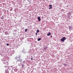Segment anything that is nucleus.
<instances>
[{
  "label": "nucleus",
  "mask_w": 73,
  "mask_h": 73,
  "mask_svg": "<svg viewBox=\"0 0 73 73\" xmlns=\"http://www.w3.org/2000/svg\"><path fill=\"white\" fill-rule=\"evenodd\" d=\"M21 58V56L20 55L17 56L16 57V60L18 61H19V62H22V60L20 58Z\"/></svg>",
  "instance_id": "nucleus-1"
},
{
  "label": "nucleus",
  "mask_w": 73,
  "mask_h": 73,
  "mask_svg": "<svg viewBox=\"0 0 73 73\" xmlns=\"http://www.w3.org/2000/svg\"><path fill=\"white\" fill-rule=\"evenodd\" d=\"M51 33H50V32H49L48 33V34H47V36H51Z\"/></svg>",
  "instance_id": "nucleus-2"
},
{
  "label": "nucleus",
  "mask_w": 73,
  "mask_h": 73,
  "mask_svg": "<svg viewBox=\"0 0 73 73\" xmlns=\"http://www.w3.org/2000/svg\"><path fill=\"white\" fill-rule=\"evenodd\" d=\"M38 21H40V20H41V19H40V17H38Z\"/></svg>",
  "instance_id": "nucleus-3"
},
{
  "label": "nucleus",
  "mask_w": 73,
  "mask_h": 73,
  "mask_svg": "<svg viewBox=\"0 0 73 73\" xmlns=\"http://www.w3.org/2000/svg\"><path fill=\"white\" fill-rule=\"evenodd\" d=\"M62 39H63L64 40H66V38H65V37H63L62 38Z\"/></svg>",
  "instance_id": "nucleus-4"
},
{
  "label": "nucleus",
  "mask_w": 73,
  "mask_h": 73,
  "mask_svg": "<svg viewBox=\"0 0 73 73\" xmlns=\"http://www.w3.org/2000/svg\"><path fill=\"white\" fill-rule=\"evenodd\" d=\"M61 41H62V42H64V40L62 39V38L61 39Z\"/></svg>",
  "instance_id": "nucleus-5"
},
{
  "label": "nucleus",
  "mask_w": 73,
  "mask_h": 73,
  "mask_svg": "<svg viewBox=\"0 0 73 73\" xmlns=\"http://www.w3.org/2000/svg\"><path fill=\"white\" fill-rule=\"evenodd\" d=\"M38 41H40L41 40V38H38Z\"/></svg>",
  "instance_id": "nucleus-6"
},
{
  "label": "nucleus",
  "mask_w": 73,
  "mask_h": 73,
  "mask_svg": "<svg viewBox=\"0 0 73 73\" xmlns=\"http://www.w3.org/2000/svg\"><path fill=\"white\" fill-rule=\"evenodd\" d=\"M64 66H66V65H67V64H64Z\"/></svg>",
  "instance_id": "nucleus-7"
},
{
  "label": "nucleus",
  "mask_w": 73,
  "mask_h": 73,
  "mask_svg": "<svg viewBox=\"0 0 73 73\" xmlns=\"http://www.w3.org/2000/svg\"><path fill=\"white\" fill-rule=\"evenodd\" d=\"M49 7H50L51 8H52V5H49Z\"/></svg>",
  "instance_id": "nucleus-8"
},
{
  "label": "nucleus",
  "mask_w": 73,
  "mask_h": 73,
  "mask_svg": "<svg viewBox=\"0 0 73 73\" xmlns=\"http://www.w3.org/2000/svg\"><path fill=\"white\" fill-rule=\"evenodd\" d=\"M39 30H37V31H36V32H38V33L39 32Z\"/></svg>",
  "instance_id": "nucleus-9"
},
{
  "label": "nucleus",
  "mask_w": 73,
  "mask_h": 73,
  "mask_svg": "<svg viewBox=\"0 0 73 73\" xmlns=\"http://www.w3.org/2000/svg\"><path fill=\"white\" fill-rule=\"evenodd\" d=\"M71 27H72L71 26H69V28L70 29V28H71Z\"/></svg>",
  "instance_id": "nucleus-10"
},
{
  "label": "nucleus",
  "mask_w": 73,
  "mask_h": 73,
  "mask_svg": "<svg viewBox=\"0 0 73 73\" xmlns=\"http://www.w3.org/2000/svg\"><path fill=\"white\" fill-rule=\"evenodd\" d=\"M1 19L2 20H3V19H4V18H3V17H1Z\"/></svg>",
  "instance_id": "nucleus-11"
},
{
  "label": "nucleus",
  "mask_w": 73,
  "mask_h": 73,
  "mask_svg": "<svg viewBox=\"0 0 73 73\" xmlns=\"http://www.w3.org/2000/svg\"><path fill=\"white\" fill-rule=\"evenodd\" d=\"M25 32H27V29H26L25 30Z\"/></svg>",
  "instance_id": "nucleus-12"
},
{
  "label": "nucleus",
  "mask_w": 73,
  "mask_h": 73,
  "mask_svg": "<svg viewBox=\"0 0 73 73\" xmlns=\"http://www.w3.org/2000/svg\"><path fill=\"white\" fill-rule=\"evenodd\" d=\"M22 66H23V67H24V65L22 64Z\"/></svg>",
  "instance_id": "nucleus-13"
},
{
  "label": "nucleus",
  "mask_w": 73,
  "mask_h": 73,
  "mask_svg": "<svg viewBox=\"0 0 73 73\" xmlns=\"http://www.w3.org/2000/svg\"><path fill=\"white\" fill-rule=\"evenodd\" d=\"M35 35H37V33H35Z\"/></svg>",
  "instance_id": "nucleus-14"
},
{
  "label": "nucleus",
  "mask_w": 73,
  "mask_h": 73,
  "mask_svg": "<svg viewBox=\"0 0 73 73\" xmlns=\"http://www.w3.org/2000/svg\"><path fill=\"white\" fill-rule=\"evenodd\" d=\"M31 60H33V58H31Z\"/></svg>",
  "instance_id": "nucleus-15"
},
{
  "label": "nucleus",
  "mask_w": 73,
  "mask_h": 73,
  "mask_svg": "<svg viewBox=\"0 0 73 73\" xmlns=\"http://www.w3.org/2000/svg\"><path fill=\"white\" fill-rule=\"evenodd\" d=\"M7 46H8V45H9V44L8 43L7 44Z\"/></svg>",
  "instance_id": "nucleus-16"
},
{
  "label": "nucleus",
  "mask_w": 73,
  "mask_h": 73,
  "mask_svg": "<svg viewBox=\"0 0 73 73\" xmlns=\"http://www.w3.org/2000/svg\"><path fill=\"white\" fill-rule=\"evenodd\" d=\"M70 14V13L69 12V13H68V14Z\"/></svg>",
  "instance_id": "nucleus-17"
},
{
  "label": "nucleus",
  "mask_w": 73,
  "mask_h": 73,
  "mask_svg": "<svg viewBox=\"0 0 73 73\" xmlns=\"http://www.w3.org/2000/svg\"><path fill=\"white\" fill-rule=\"evenodd\" d=\"M45 48H48V47H45Z\"/></svg>",
  "instance_id": "nucleus-18"
},
{
  "label": "nucleus",
  "mask_w": 73,
  "mask_h": 73,
  "mask_svg": "<svg viewBox=\"0 0 73 73\" xmlns=\"http://www.w3.org/2000/svg\"><path fill=\"white\" fill-rule=\"evenodd\" d=\"M51 37H52V36H51Z\"/></svg>",
  "instance_id": "nucleus-19"
}]
</instances>
